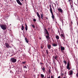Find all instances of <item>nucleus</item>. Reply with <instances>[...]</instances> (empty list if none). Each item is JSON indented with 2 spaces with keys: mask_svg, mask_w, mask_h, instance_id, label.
I'll return each mask as SVG.
<instances>
[{
  "mask_svg": "<svg viewBox=\"0 0 78 78\" xmlns=\"http://www.w3.org/2000/svg\"><path fill=\"white\" fill-rule=\"evenodd\" d=\"M41 17L42 20H43V14H41Z\"/></svg>",
  "mask_w": 78,
  "mask_h": 78,
  "instance_id": "nucleus-23",
  "label": "nucleus"
},
{
  "mask_svg": "<svg viewBox=\"0 0 78 78\" xmlns=\"http://www.w3.org/2000/svg\"><path fill=\"white\" fill-rule=\"evenodd\" d=\"M26 27H25L26 31L28 30V26L27 25V24H25Z\"/></svg>",
  "mask_w": 78,
  "mask_h": 78,
  "instance_id": "nucleus-16",
  "label": "nucleus"
},
{
  "mask_svg": "<svg viewBox=\"0 0 78 78\" xmlns=\"http://www.w3.org/2000/svg\"><path fill=\"white\" fill-rule=\"evenodd\" d=\"M41 64H43V63H41Z\"/></svg>",
  "mask_w": 78,
  "mask_h": 78,
  "instance_id": "nucleus-42",
  "label": "nucleus"
},
{
  "mask_svg": "<svg viewBox=\"0 0 78 78\" xmlns=\"http://www.w3.org/2000/svg\"><path fill=\"white\" fill-rule=\"evenodd\" d=\"M48 47L49 50L50 49V48H51V44H48Z\"/></svg>",
  "mask_w": 78,
  "mask_h": 78,
  "instance_id": "nucleus-12",
  "label": "nucleus"
},
{
  "mask_svg": "<svg viewBox=\"0 0 78 78\" xmlns=\"http://www.w3.org/2000/svg\"><path fill=\"white\" fill-rule=\"evenodd\" d=\"M61 76H63V73H62Z\"/></svg>",
  "mask_w": 78,
  "mask_h": 78,
  "instance_id": "nucleus-37",
  "label": "nucleus"
},
{
  "mask_svg": "<svg viewBox=\"0 0 78 78\" xmlns=\"http://www.w3.org/2000/svg\"><path fill=\"white\" fill-rule=\"evenodd\" d=\"M70 64H69V62H68L67 64V69H68V70H70V68L69 67Z\"/></svg>",
  "mask_w": 78,
  "mask_h": 78,
  "instance_id": "nucleus-7",
  "label": "nucleus"
},
{
  "mask_svg": "<svg viewBox=\"0 0 78 78\" xmlns=\"http://www.w3.org/2000/svg\"><path fill=\"white\" fill-rule=\"evenodd\" d=\"M63 78H66V77H64Z\"/></svg>",
  "mask_w": 78,
  "mask_h": 78,
  "instance_id": "nucleus-44",
  "label": "nucleus"
},
{
  "mask_svg": "<svg viewBox=\"0 0 78 78\" xmlns=\"http://www.w3.org/2000/svg\"><path fill=\"white\" fill-rule=\"evenodd\" d=\"M58 78H61V76H59L58 77Z\"/></svg>",
  "mask_w": 78,
  "mask_h": 78,
  "instance_id": "nucleus-35",
  "label": "nucleus"
},
{
  "mask_svg": "<svg viewBox=\"0 0 78 78\" xmlns=\"http://www.w3.org/2000/svg\"><path fill=\"white\" fill-rule=\"evenodd\" d=\"M47 78H50V76H48Z\"/></svg>",
  "mask_w": 78,
  "mask_h": 78,
  "instance_id": "nucleus-32",
  "label": "nucleus"
},
{
  "mask_svg": "<svg viewBox=\"0 0 78 78\" xmlns=\"http://www.w3.org/2000/svg\"><path fill=\"white\" fill-rule=\"evenodd\" d=\"M62 53H64V51H62Z\"/></svg>",
  "mask_w": 78,
  "mask_h": 78,
  "instance_id": "nucleus-38",
  "label": "nucleus"
},
{
  "mask_svg": "<svg viewBox=\"0 0 78 78\" xmlns=\"http://www.w3.org/2000/svg\"><path fill=\"white\" fill-rule=\"evenodd\" d=\"M11 72H12V71H10V73H11Z\"/></svg>",
  "mask_w": 78,
  "mask_h": 78,
  "instance_id": "nucleus-41",
  "label": "nucleus"
},
{
  "mask_svg": "<svg viewBox=\"0 0 78 78\" xmlns=\"http://www.w3.org/2000/svg\"><path fill=\"white\" fill-rule=\"evenodd\" d=\"M44 32H45V34H47V36H46V39H50V37H50V35L49 34V33H48V31H47V30L46 29H45Z\"/></svg>",
  "mask_w": 78,
  "mask_h": 78,
  "instance_id": "nucleus-1",
  "label": "nucleus"
},
{
  "mask_svg": "<svg viewBox=\"0 0 78 78\" xmlns=\"http://www.w3.org/2000/svg\"><path fill=\"white\" fill-rule=\"evenodd\" d=\"M53 45L54 47H56V46H58V44L54 43L53 44Z\"/></svg>",
  "mask_w": 78,
  "mask_h": 78,
  "instance_id": "nucleus-19",
  "label": "nucleus"
},
{
  "mask_svg": "<svg viewBox=\"0 0 78 78\" xmlns=\"http://www.w3.org/2000/svg\"><path fill=\"white\" fill-rule=\"evenodd\" d=\"M46 51L47 54H48V50H46Z\"/></svg>",
  "mask_w": 78,
  "mask_h": 78,
  "instance_id": "nucleus-26",
  "label": "nucleus"
},
{
  "mask_svg": "<svg viewBox=\"0 0 78 78\" xmlns=\"http://www.w3.org/2000/svg\"><path fill=\"white\" fill-rule=\"evenodd\" d=\"M71 8H72V5L71 4Z\"/></svg>",
  "mask_w": 78,
  "mask_h": 78,
  "instance_id": "nucleus-40",
  "label": "nucleus"
},
{
  "mask_svg": "<svg viewBox=\"0 0 78 78\" xmlns=\"http://www.w3.org/2000/svg\"><path fill=\"white\" fill-rule=\"evenodd\" d=\"M24 68H25V69H27V66H24Z\"/></svg>",
  "mask_w": 78,
  "mask_h": 78,
  "instance_id": "nucleus-28",
  "label": "nucleus"
},
{
  "mask_svg": "<svg viewBox=\"0 0 78 78\" xmlns=\"http://www.w3.org/2000/svg\"><path fill=\"white\" fill-rule=\"evenodd\" d=\"M16 2L18 4L20 5H22V3L20 2V0H16Z\"/></svg>",
  "mask_w": 78,
  "mask_h": 78,
  "instance_id": "nucleus-8",
  "label": "nucleus"
},
{
  "mask_svg": "<svg viewBox=\"0 0 78 78\" xmlns=\"http://www.w3.org/2000/svg\"><path fill=\"white\" fill-rule=\"evenodd\" d=\"M32 27H33L34 28H35V26H34V25H33V24H31V25Z\"/></svg>",
  "mask_w": 78,
  "mask_h": 78,
  "instance_id": "nucleus-25",
  "label": "nucleus"
},
{
  "mask_svg": "<svg viewBox=\"0 0 78 78\" xmlns=\"http://www.w3.org/2000/svg\"><path fill=\"white\" fill-rule=\"evenodd\" d=\"M61 36L63 37V39H65V36H64V35L61 34Z\"/></svg>",
  "mask_w": 78,
  "mask_h": 78,
  "instance_id": "nucleus-14",
  "label": "nucleus"
},
{
  "mask_svg": "<svg viewBox=\"0 0 78 78\" xmlns=\"http://www.w3.org/2000/svg\"><path fill=\"white\" fill-rule=\"evenodd\" d=\"M36 14H37V17L39 18V20H40L41 19V16H40V15H39V12H37L36 13Z\"/></svg>",
  "mask_w": 78,
  "mask_h": 78,
  "instance_id": "nucleus-6",
  "label": "nucleus"
},
{
  "mask_svg": "<svg viewBox=\"0 0 78 78\" xmlns=\"http://www.w3.org/2000/svg\"><path fill=\"white\" fill-rule=\"evenodd\" d=\"M22 63H23V64H25V63H26V62H22Z\"/></svg>",
  "mask_w": 78,
  "mask_h": 78,
  "instance_id": "nucleus-30",
  "label": "nucleus"
},
{
  "mask_svg": "<svg viewBox=\"0 0 78 78\" xmlns=\"http://www.w3.org/2000/svg\"><path fill=\"white\" fill-rule=\"evenodd\" d=\"M0 27L3 30H5L6 29V25L2 24H0Z\"/></svg>",
  "mask_w": 78,
  "mask_h": 78,
  "instance_id": "nucleus-3",
  "label": "nucleus"
},
{
  "mask_svg": "<svg viewBox=\"0 0 78 78\" xmlns=\"http://www.w3.org/2000/svg\"><path fill=\"white\" fill-rule=\"evenodd\" d=\"M49 73H51V70L50 69H49Z\"/></svg>",
  "mask_w": 78,
  "mask_h": 78,
  "instance_id": "nucleus-27",
  "label": "nucleus"
},
{
  "mask_svg": "<svg viewBox=\"0 0 78 78\" xmlns=\"http://www.w3.org/2000/svg\"><path fill=\"white\" fill-rule=\"evenodd\" d=\"M58 10L60 12H61L62 13V12H63V10H62V9H58Z\"/></svg>",
  "mask_w": 78,
  "mask_h": 78,
  "instance_id": "nucleus-10",
  "label": "nucleus"
},
{
  "mask_svg": "<svg viewBox=\"0 0 78 78\" xmlns=\"http://www.w3.org/2000/svg\"><path fill=\"white\" fill-rule=\"evenodd\" d=\"M46 19H48V18L46 17Z\"/></svg>",
  "mask_w": 78,
  "mask_h": 78,
  "instance_id": "nucleus-39",
  "label": "nucleus"
},
{
  "mask_svg": "<svg viewBox=\"0 0 78 78\" xmlns=\"http://www.w3.org/2000/svg\"><path fill=\"white\" fill-rule=\"evenodd\" d=\"M69 1L70 3V1H71V0H68Z\"/></svg>",
  "mask_w": 78,
  "mask_h": 78,
  "instance_id": "nucleus-36",
  "label": "nucleus"
},
{
  "mask_svg": "<svg viewBox=\"0 0 78 78\" xmlns=\"http://www.w3.org/2000/svg\"><path fill=\"white\" fill-rule=\"evenodd\" d=\"M64 41H65V40H64Z\"/></svg>",
  "mask_w": 78,
  "mask_h": 78,
  "instance_id": "nucleus-47",
  "label": "nucleus"
},
{
  "mask_svg": "<svg viewBox=\"0 0 78 78\" xmlns=\"http://www.w3.org/2000/svg\"><path fill=\"white\" fill-rule=\"evenodd\" d=\"M53 58H54V59H55V60H56V61H58V56L55 55V57H53Z\"/></svg>",
  "mask_w": 78,
  "mask_h": 78,
  "instance_id": "nucleus-9",
  "label": "nucleus"
},
{
  "mask_svg": "<svg viewBox=\"0 0 78 78\" xmlns=\"http://www.w3.org/2000/svg\"><path fill=\"white\" fill-rule=\"evenodd\" d=\"M5 46L7 48H11V46H9V44H8V43H5Z\"/></svg>",
  "mask_w": 78,
  "mask_h": 78,
  "instance_id": "nucleus-5",
  "label": "nucleus"
},
{
  "mask_svg": "<svg viewBox=\"0 0 78 78\" xmlns=\"http://www.w3.org/2000/svg\"><path fill=\"white\" fill-rule=\"evenodd\" d=\"M71 24L72 25V24H73V22H72V21L71 22Z\"/></svg>",
  "mask_w": 78,
  "mask_h": 78,
  "instance_id": "nucleus-34",
  "label": "nucleus"
},
{
  "mask_svg": "<svg viewBox=\"0 0 78 78\" xmlns=\"http://www.w3.org/2000/svg\"><path fill=\"white\" fill-rule=\"evenodd\" d=\"M63 62L64 63V64H65L66 65L67 64V62H66V61H63Z\"/></svg>",
  "mask_w": 78,
  "mask_h": 78,
  "instance_id": "nucleus-24",
  "label": "nucleus"
},
{
  "mask_svg": "<svg viewBox=\"0 0 78 78\" xmlns=\"http://www.w3.org/2000/svg\"><path fill=\"white\" fill-rule=\"evenodd\" d=\"M52 15V16H51V17L53 19H55V16H54V15H53V13L52 14H51Z\"/></svg>",
  "mask_w": 78,
  "mask_h": 78,
  "instance_id": "nucleus-18",
  "label": "nucleus"
},
{
  "mask_svg": "<svg viewBox=\"0 0 78 78\" xmlns=\"http://www.w3.org/2000/svg\"><path fill=\"white\" fill-rule=\"evenodd\" d=\"M51 78H54V77H53V76H51Z\"/></svg>",
  "mask_w": 78,
  "mask_h": 78,
  "instance_id": "nucleus-33",
  "label": "nucleus"
},
{
  "mask_svg": "<svg viewBox=\"0 0 78 78\" xmlns=\"http://www.w3.org/2000/svg\"><path fill=\"white\" fill-rule=\"evenodd\" d=\"M25 40L26 42H27V43H28V39H27V38H25Z\"/></svg>",
  "mask_w": 78,
  "mask_h": 78,
  "instance_id": "nucleus-22",
  "label": "nucleus"
},
{
  "mask_svg": "<svg viewBox=\"0 0 78 78\" xmlns=\"http://www.w3.org/2000/svg\"><path fill=\"white\" fill-rule=\"evenodd\" d=\"M57 5H58V3H57Z\"/></svg>",
  "mask_w": 78,
  "mask_h": 78,
  "instance_id": "nucleus-46",
  "label": "nucleus"
},
{
  "mask_svg": "<svg viewBox=\"0 0 78 78\" xmlns=\"http://www.w3.org/2000/svg\"><path fill=\"white\" fill-rule=\"evenodd\" d=\"M65 74H66V73H65Z\"/></svg>",
  "mask_w": 78,
  "mask_h": 78,
  "instance_id": "nucleus-45",
  "label": "nucleus"
},
{
  "mask_svg": "<svg viewBox=\"0 0 78 78\" xmlns=\"http://www.w3.org/2000/svg\"><path fill=\"white\" fill-rule=\"evenodd\" d=\"M41 48H43L41 47Z\"/></svg>",
  "mask_w": 78,
  "mask_h": 78,
  "instance_id": "nucleus-48",
  "label": "nucleus"
},
{
  "mask_svg": "<svg viewBox=\"0 0 78 78\" xmlns=\"http://www.w3.org/2000/svg\"><path fill=\"white\" fill-rule=\"evenodd\" d=\"M33 21L34 22H36V19H33Z\"/></svg>",
  "mask_w": 78,
  "mask_h": 78,
  "instance_id": "nucleus-29",
  "label": "nucleus"
},
{
  "mask_svg": "<svg viewBox=\"0 0 78 78\" xmlns=\"http://www.w3.org/2000/svg\"><path fill=\"white\" fill-rule=\"evenodd\" d=\"M55 37L57 39H59V36H58V35L56 36Z\"/></svg>",
  "mask_w": 78,
  "mask_h": 78,
  "instance_id": "nucleus-21",
  "label": "nucleus"
},
{
  "mask_svg": "<svg viewBox=\"0 0 78 78\" xmlns=\"http://www.w3.org/2000/svg\"><path fill=\"white\" fill-rule=\"evenodd\" d=\"M10 61L12 62H13V63H15L17 61V59L14 57L12 58H11Z\"/></svg>",
  "mask_w": 78,
  "mask_h": 78,
  "instance_id": "nucleus-2",
  "label": "nucleus"
},
{
  "mask_svg": "<svg viewBox=\"0 0 78 78\" xmlns=\"http://www.w3.org/2000/svg\"><path fill=\"white\" fill-rule=\"evenodd\" d=\"M69 72V75H73V71L72 70L70 71Z\"/></svg>",
  "mask_w": 78,
  "mask_h": 78,
  "instance_id": "nucleus-13",
  "label": "nucleus"
},
{
  "mask_svg": "<svg viewBox=\"0 0 78 78\" xmlns=\"http://www.w3.org/2000/svg\"><path fill=\"white\" fill-rule=\"evenodd\" d=\"M41 76L42 78H44V74H41Z\"/></svg>",
  "mask_w": 78,
  "mask_h": 78,
  "instance_id": "nucleus-20",
  "label": "nucleus"
},
{
  "mask_svg": "<svg viewBox=\"0 0 78 78\" xmlns=\"http://www.w3.org/2000/svg\"><path fill=\"white\" fill-rule=\"evenodd\" d=\"M61 51H63V50H65V48L64 47H62L61 46Z\"/></svg>",
  "mask_w": 78,
  "mask_h": 78,
  "instance_id": "nucleus-11",
  "label": "nucleus"
},
{
  "mask_svg": "<svg viewBox=\"0 0 78 78\" xmlns=\"http://www.w3.org/2000/svg\"><path fill=\"white\" fill-rule=\"evenodd\" d=\"M21 26H22L21 30H24V26H23V24Z\"/></svg>",
  "mask_w": 78,
  "mask_h": 78,
  "instance_id": "nucleus-17",
  "label": "nucleus"
},
{
  "mask_svg": "<svg viewBox=\"0 0 78 78\" xmlns=\"http://www.w3.org/2000/svg\"><path fill=\"white\" fill-rule=\"evenodd\" d=\"M21 0L22 1V2L23 1V0Z\"/></svg>",
  "mask_w": 78,
  "mask_h": 78,
  "instance_id": "nucleus-43",
  "label": "nucleus"
},
{
  "mask_svg": "<svg viewBox=\"0 0 78 78\" xmlns=\"http://www.w3.org/2000/svg\"><path fill=\"white\" fill-rule=\"evenodd\" d=\"M49 7L50 8V11L51 12V14H53V11H52V8H51V5H50Z\"/></svg>",
  "mask_w": 78,
  "mask_h": 78,
  "instance_id": "nucleus-4",
  "label": "nucleus"
},
{
  "mask_svg": "<svg viewBox=\"0 0 78 78\" xmlns=\"http://www.w3.org/2000/svg\"><path fill=\"white\" fill-rule=\"evenodd\" d=\"M41 69L42 70L43 72H45V69L44 67H43V68H41Z\"/></svg>",
  "mask_w": 78,
  "mask_h": 78,
  "instance_id": "nucleus-15",
  "label": "nucleus"
},
{
  "mask_svg": "<svg viewBox=\"0 0 78 78\" xmlns=\"http://www.w3.org/2000/svg\"><path fill=\"white\" fill-rule=\"evenodd\" d=\"M53 4H54V5H55V7H56V4L54 3Z\"/></svg>",
  "mask_w": 78,
  "mask_h": 78,
  "instance_id": "nucleus-31",
  "label": "nucleus"
}]
</instances>
